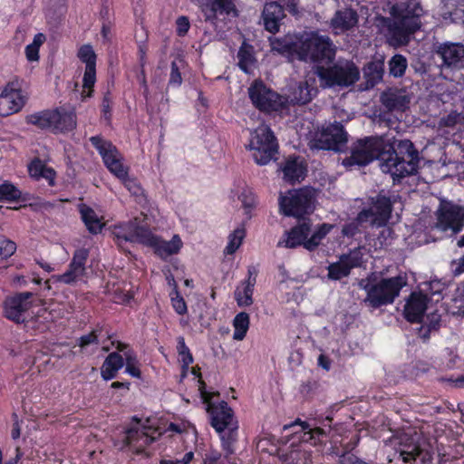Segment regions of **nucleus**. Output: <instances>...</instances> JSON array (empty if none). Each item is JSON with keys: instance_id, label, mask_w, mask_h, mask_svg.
Returning a JSON list of instances; mask_svg holds the SVG:
<instances>
[{"instance_id": "nucleus-1", "label": "nucleus", "mask_w": 464, "mask_h": 464, "mask_svg": "<svg viewBox=\"0 0 464 464\" xmlns=\"http://www.w3.org/2000/svg\"><path fill=\"white\" fill-rule=\"evenodd\" d=\"M389 17L383 22L391 42L397 45H406L411 36L421 26L424 10L420 0H388Z\"/></svg>"}, {"instance_id": "nucleus-2", "label": "nucleus", "mask_w": 464, "mask_h": 464, "mask_svg": "<svg viewBox=\"0 0 464 464\" xmlns=\"http://www.w3.org/2000/svg\"><path fill=\"white\" fill-rule=\"evenodd\" d=\"M199 391L207 411L210 415V423L217 432L221 434L222 447L227 459L234 453L233 444L237 440V421L234 418L233 411L226 401L214 404L210 401L212 393L205 390V383L200 382Z\"/></svg>"}, {"instance_id": "nucleus-3", "label": "nucleus", "mask_w": 464, "mask_h": 464, "mask_svg": "<svg viewBox=\"0 0 464 464\" xmlns=\"http://www.w3.org/2000/svg\"><path fill=\"white\" fill-rule=\"evenodd\" d=\"M381 169L389 173L394 181L417 172L419 153L409 140H400L396 148L381 160Z\"/></svg>"}, {"instance_id": "nucleus-4", "label": "nucleus", "mask_w": 464, "mask_h": 464, "mask_svg": "<svg viewBox=\"0 0 464 464\" xmlns=\"http://www.w3.org/2000/svg\"><path fill=\"white\" fill-rule=\"evenodd\" d=\"M297 59L310 63L331 62L335 55V45L327 35L316 31L297 34Z\"/></svg>"}, {"instance_id": "nucleus-5", "label": "nucleus", "mask_w": 464, "mask_h": 464, "mask_svg": "<svg viewBox=\"0 0 464 464\" xmlns=\"http://www.w3.org/2000/svg\"><path fill=\"white\" fill-rule=\"evenodd\" d=\"M90 141L102 156L108 169L124 184L133 196H141L143 190L140 185L134 178L129 177V169L123 165V158L117 148L111 141L102 140L99 136L92 137Z\"/></svg>"}, {"instance_id": "nucleus-6", "label": "nucleus", "mask_w": 464, "mask_h": 464, "mask_svg": "<svg viewBox=\"0 0 464 464\" xmlns=\"http://www.w3.org/2000/svg\"><path fill=\"white\" fill-rule=\"evenodd\" d=\"M334 226L330 224H321L312 230L310 220H302L289 231L285 233V238L280 240L278 246L286 248H295L303 246L308 251L315 250L322 240L330 233Z\"/></svg>"}, {"instance_id": "nucleus-7", "label": "nucleus", "mask_w": 464, "mask_h": 464, "mask_svg": "<svg viewBox=\"0 0 464 464\" xmlns=\"http://www.w3.org/2000/svg\"><path fill=\"white\" fill-rule=\"evenodd\" d=\"M405 285L406 280L402 276L383 278L374 284L369 278L359 282V286L367 294L364 303L372 308L392 304Z\"/></svg>"}, {"instance_id": "nucleus-8", "label": "nucleus", "mask_w": 464, "mask_h": 464, "mask_svg": "<svg viewBox=\"0 0 464 464\" xmlns=\"http://www.w3.org/2000/svg\"><path fill=\"white\" fill-rule=\"evenodd\" d=\"M383 140L379 137H365L353 142L350 154L343 160V165L347 169L362 167L370 164L382 155Z\"/></svg>"}, {"instance_id": "nucleus-9", "label": "nucleus", "mask_w": 464, "mask_h": 464, "mask_svg": "<svg viewBox=\"0 0 464 464\" xmlns=\"http://www.w3.org/2000/svg\"><path fill=\"white\" fill-rule=\"evenodd\" d=\"M315 73L323 82L324 87L334 85L348 87L355 83L360 78L358 67L351 61L339 60L333 66L324 68L318 66Z\"/></svg>"}, {"instance_id": "nucleus-10", "label": "nucleus", "mask_w": 464, "mask_h": 464, "mask_svg": "<svg viewBox=\"0 0 464 464\" xmlns=\"http://www.w3.org/2000/svg\"><path fill=\"white\" fill-rule=\"evenodd\" d=\"M248 149L252 151V157L258 165H266L272 160H276L278 145L268 126L261 124L251 132Z\"/></svg>"}, {"instance_id": "nucleus-11", "label": "nucleus", "mask_w": 464, "mask_h": 464, "mask_svg": "<svg viewBox=\"0 0 464 464\" xmlns=\"http://www.w3.org/2000/svg\"><path fill=\"white\" fill-rule=\"evenodd\" d=\"M314 199V191L307 188L289 190L280 195L279 207L285 216L300 218L313 210Z\"/></svg>"}, {"instance_id": "nucleus-12", "label": "nucleus", "mask_w": 464, "mask_h": 464, "mask_svg": "<svg viewBox=\"0 0 464 464\" xmlns=\"http://www.w3.org/2000/svg\"><path fill=\"white\" fill-rule=\"evenodd\" d=\"M435 215V227L441 231L457 234L464 227V207L459 204L441 199Z\"/></svg>"}, {"instance_id": "nucleus-13", "label": "nucleus", "mask_w": 464, "mask_h": 464, "mask_svg": "<svg viewBox=\"0 0 464 464\" xmlns=\"http://www.w3.org/2000/svg\"><path fill=\"white\" fill-rule=\"evenodd\" d=\"M347 142V132L343 126L334 121L318 131L312 140V148L317 150H339Z\"/></svg>"}, {"instance_id": "nucleus-14", "label": "nucleus", "mask_w": 464, "mask_h": 464, "mask_svg": "<svg viewBox=\"0 0 464 464\" xmlns=\"http://www.w3.org/2000/svg\"><path fill=\"white\" fill-rule=\"evenodd\" d=\"M161 433L155 428L148 425H140L139 422L125 431L121 449L130 447L136 453H141L144 449L155 441Z\"/></svg>"}, {"instance_id": "nucleus-15", "label": "nucleus", "mask_w": 464, "mask_h": 464, "mask_svg": "<svg viewBox=\"0 0 464 464\" xmlns=\"http://www.w3.org/2000/svg\"><path fill=\"white\" fill-rule=\"evenodd\" d=\"M248 95L253 104L264 111H277L284 103L282 97L267 88L262 82L256 81L249 87Z\"/></svg>"}, {"instance_id": "nucleus-16", "label": "nucleus", "mask_w": 464, "mask_h": 464, "mask_svg": "<svg viewBox=\"0 0 464 464\" xmlns=\"http://www.w3.org/2000/svg\"><path fill=\"white\" fill-rule=\"evenodd\" d=\"M89 256V251L86 248H79L73 253L72 259L68 266L67 270L62 275H54L51 280L53 283H62L65 285H74L82 280L86 273V261Z\"/></svg>"}, {"instance_id": "nucleus-17", "label": "nucleus", "mask_w": 464, "mask_h": 464, "mask_svg": "<svg viewBox=\"0 0 464 464\" xmlns=\"http://www.w3.org/2000/svg\"><path fill=\"white\" fill-rule=\"evenodd\" d=\"M392 201L383 191L372 198V207L370 209H364L358 214L359 222H365L370 217H373L372 222L377 226L386 224L391 217Z\"/></svg>"}, {"instance_id": "nucleus-18", "label": "nucleus", "mask_w": 464, "mask_h": 464, "mask_svg": "<svg viewBox=\"0 0 464 464\" xmlns=\"http://www.w3.org/2000/svg\"><path fill=\"white\" fill-rule=\"evenodd\" d=\"M363 263V254L361 248H354L348 254L342 255L337 262L328 266V277L340 280L350 275L354 267H360Z\"/></svg>"}, {"instance_id": "nucleus-19", "label": "nucleus", "mask_w": 464, "mask_h": 464, "mask_svg": "<svg viewBox=\"0 0 464 464\" xmlns=\"http://www.w3.org/2000/svg\"><path fill=\"white\" fill-rule=\"evenodd\" d=\"M34 294L31 292H24L9 297L5 302V316L15 323H23L25 321V314L34 304Z\"/></svg>"}, {"instance_id": "nucleus-20", "label": "nucleus", "mask_w": 464, "mask_h": 464, "mask_svg": "<svg viewBox=\"0 0 464 464\" xmlns=\"http://www.w3.org/2000/svg\"><path fill=\"white\" fill-rule=\"evenodd\" d=\"M434 54L441 60V67L456 68L464 59V45L450 42L439 44Z\"/></svg>"}, {"instance_id": "nucleus-21", "label": "nucleus", "mask_w": 464, "mask_h": 464, "mask_svg": "<svg viewBox=\"0 0 464 464\" xmlns=\"http://www.w3.org/2000/svg\"><path fill=\"white\" fill-rule=\"evenodd\" d=\"M150 232V229L144 226L139 225L138 218H135L115 226L112 233L118 240L137 242L144 245Z\"/></svg>"}, {"instance_id": "nucleus-22", "label": "nucleus", "mask_w": 464, "mask_h": 464, "mask_svg": "<svg viewBox=\"0 0 464 464\" xmlns=\"http://www.w3.org/2000/svg\"><path fill=\"white\" fill-rule=\"evenodd\" d=\"M146 239L144 245L153 247L155 254L162 259L178 254L182 246V241L178 235H174L171 240L165 241L150 231Z\"/></svg>"}, {"instance_id": "nucleus-23", "label": "nucleus", "mask_w": 464, "mask_h": 464, "mask_svg": "<svg viewBox=\"0 0 464 464\" xmlns=\"http://www.w3.org/2000/svg\"><path fill=\"white\" fill-rule=\"evenodd\" d=\"M52 131L53 133H64L75 129L77 117L74 108L67 109L59 107L52 110Z\"/></svg>"}, {"instance_id": "nucleus-24", "label": "nucleus", "mask_w": 464, "mask_h": 464, "mask_svg": "<svg viewBox=\"0 0 464 464\" xmlns=\"http://www.w3.org/2000/svg\"><path fill=\"white\" fill-rule=\"evenodd\" d=\"M359 15L352 8L337 10L330 20L329 25L334 34H341L357 26Z\"/></svg>"}, {"instance_id": "nucleus-25", "label": "nucleus", "mask_w": 464, "mask_h": 464, "mask_svg": "<svg viewBox=\"0 0 464 464\" xmlns=\"http://www.w3.org/2000/svg\"><path fill=\"white\" fill-rule=\"evenodd\" d=\"M427 303V295L421 293H412L404 306L405 318L411 323L422 322Z\"/></svg>"}, {"instance_id": "nucleus-26", "label": "nucleus", "mask_w": 464, "mask_h": 464, "mask_svg": "<svg viewBox=\"0 0 464 464\" xmlns=\"http://www.w3.org/2000/svg\"><path fill=\"white\" fill-rule=\"evenodd\" d=\"M314 79L308 78L304 82H299L292 88L287 95L286 101L292 104H306L312 101L316 94V89L314 86Z\"/></svg>"}, {"instance_id": "nucleus-27", "label": "nucleus", "mask_w": 464, "mask_h": 464, "mask_svg": "<svg viewBox=\"0 0 464 464\" xmlns=\"http://www.w3.org/2000/svg\"><path fill=\"white\" fill-rule=\"evenodd\" d=\"M256 282L255 268L248 269V276L235 290V299L241 307L250 306L253 304L254 287Z\"/></svg>"}, {"instance_id": "nucleus-28", "label": "nucleus", "mask_w": 464, "mask_h": 464, "mask_svg": "<svg viewBox=\"0 0 464 464\" xmlns=\"http://www.w3.org/2000/svg\"><path fill=\"white\" fill-rule=\"evenodd\" d=\"M283 172V179L290 184L300 182L305 177L306 167L299 158H288L280 166Z\"/></svg>"}, {"instance_id": "nucleus-29", "label": "nucleus", "mask_w": 464, "mask_h": 464, "mask_svg": "<svg viewBox=\"0 0 464 464\" xmlns=\"http://www.w3.org/2000/svg\"><path fill=\"white\" fill-rule=\"evenodd\" d=\"M380 101L389 111H404L410 103V98L404 91L389 89L381 94Z\"/></svg>"}, {"instance_id": "nucleus-30", "label": "nucleus", "mask_w": 464, "mask_h": 464, "mask_svg": "<svg viewBox=\"0 0 464 464\" xmlns=\"http://www.w3.org/2000/svg\"><path fill=\"white\" fill-rule=\"evenodd\" d=\"M263 20L265 28L270 33L279 31L280 22L285 17L281 4L271 2L265 5L263 10Z\"/></svg>"}, {"instance_id": "nucleus-31", "label": "nucleus", "mask_w": 464, "mask_h": 464, "mask_svg": "<svg viewBox=\"0 0 464 464\" xmlns=\"http://www.w3.org/2000/svg\"><path fill=\"white\" fill-rule=\"evenodd\" d=\"M272 52L288 58H297V35H285L281 38H270Z\"/></svg>"}, {"instance_id": "nucleus-32", "label": "nucleus", "mask_w": 464, "mask_h": 464, "mask_svg": "<svg viewBox=\"0 0 464 464\" xmlns=\"http://www.w3.org/2000/svg\"><path fill=\"white\" fill-rule=\"evenodd\" d=\"M2 92L17 112L22 110L27 101V95L22 90V82L17 79L8 82Z\"/></svg>"}, {"instance_id": "nucleus-33", "label": "nucleus", "mask_w": 464, "mask_h": 464, "mask_svg": "<svg viewBox=\"0 0 464 464\" xmlns=\"http://www.w3.org/2000/svg\"><path fill=\"white\" fill-rule=\"evenodd\" d=\"M79 211L87 230L91 234L97 235L102 232L105 227L102 216L98 215L94 209L84 204L79 207Z\"/></svg>"}, {"instance_id": "nucleus-34", "label": "nucleus", "mask_w": 464, "mask_h": 464, "mask_svg": "<svg viewBox=\"0 0 464 464\" xmlns=\"http://www.w3.org/2000/svg\"><path fill=\"white\" fill-rule=\"evenodd\" d=\"M124 365L123 357L118 353H111L103 362L101 375L103 380L109 381L116 377L117 372Z\"/></svg>"}, {"instance_id": "nucleus-35", "label": "nucleus", "mask_w": 464, "mask_h": 464, "mask_svg": "<svg viewBox=\"0 0 464 464\" xmlns=\"http://www.w3.org/2000/svg\"><path fill=\"white\" fill-rule=\"evenodd\" d=\"M420 452V445L413 439L408 437L401 439L399 453L403 462L415 460Z\"/></svg>"}, {"instance_id": "nucleus-36", "label": "nucleus", "mask_w": 464, "mask_h": 464, "mask_svg": "<svg viewBox=\"0 0 464 464\" xmlns=\"http://www.w3.org/2000/svg\"><path fill=\"white\" fill-rule=\"evenodd\" d=\"M30 175L37 179H45L50 185H53L55 172L52 168L47 167L42 160L36 159L28 167Z\"/></svg>"}, {"instance_id": "nucleus-37", "label": "nucleus", "mask_w": 464, "mask_h": 464, "mask_svg": "<svg viewBox=\"0 0 464 464\" xmlns=\"http://www.w3.org/2000/svg\"><path fill=\"white\" fill-rule=\"evenodd\" d=\"M237 58L239 68L245 72L250 73L256 63L253 47L244 42L238 50Z\"/></svg>"}, {"instance_id": "nucleus-38", "label": "nucleus", "mask_w": 464, "mask_h": 464, "mask_svg": "<svg viewBox=\"0 0 464 464\" xmlns=\"http://www.w3.org/2000/svg\"><path fill=\"white\" fill-rule=\"evenodd\" d=\"M297 425L300 426L301 430L304 431V436L302 437V440L306 442H312L315 444L317 442L316 439L325 434V431L322 428H312L309 423L305 421H301L300 420H296L295 422L289 425H285L284 430H288Z\"/></svg>"}, {"instance_id": "nucleus-39", "label": "nucleus", "mask_w": 464, "mask_h": 464, "mask_svg": "<svg viewBox=\"0 0 464 464\" xmlns=\"http://www.w3.org/2000/svg\"><path fill=\"white\" fill-rule=\"evenodd\" d=\"M250 324V318L246 312H240L233 320L234 334L233 339L236 341H242L248 331Z\"/></svg>"}, {"instance_id": "nucleus-40", "label": "nucleus", "mask_w": 464, "mask_h": 464, "mask_svg": "<svg viewBox=\"0 0 464 464\" xmlns=\"http://www.w3.org/2000/svg\"><path fill=\"white\" fill-rule=\"evenodd\" d=\"M52 110H46L40 112L30 114L26 117V122L34 125L42 130H52Z\"/></svg>"}, {"instance_id": "nucleus-41", "label": "nucleus", "mask_w": 464, "mask_h": 464, "mask_svg": "<svg viewBox=\"0 0 464 464\" xmlns=\"http://www.w3.org/2000/svg\"><path fill=\"white\" fill-rule=\"evenodd\" d=\"M96 82V66H85V72L82 79V100L84 101L86 98L91 97L92 93V88Z\"/></svg>"}, {"instance_id": "nucleus-42", "label": "nucleus", "mask_w": 464, "mask_h": 464, "mask_svg": "<svg viewBox=\"0 0 464 464\" xmlns=\"http://www.w3.org/2000/svg\"><path fill=\"white\" fill-rule=\"evenodd\" d=\"M22 192L13 183L5 181L0 185V202H14L20 199Z\"/></svg>"}, {"instance_id": "nucleus-43", "label": "nucleus", "mask_w": 464, "mask_h": 464, "mask_svg": "<svg viewBox=\"0 0 464 464\" xmlns=\"http://www.w3.org/2000/svg\"><path fill=\"white\" fill-rule=\"evenodd\" d=\"M440 321V314L436 313L431 314L430 317L429 316L427 321L423 322L422 324L417 329L418 335L423 340L429 339L431 331H436L439 328Z\"/></svg>"}, {"instance_id": "nucleus-44", "label": "nucleus", "mask_w": 464, "mask_h": 464, "mask_svg": "<svg viewBox=\"0 0 464 464\" xmlns=\"http://www.w3.org/2000/svg\"><path fill=\"white\" fill-rule=\"evenodd\" d=\"M169 284L173 285V290L170 293L171 297V303L174 310L179 314H184L187 313V304L183 299V297L179 295V292L178 291L177 284L174 280V278L169 279Z\"/></svg>"}, {"instance_id": "nucleus-45", "label": "nucleus", "mask_w": 464, "mask_h": 464, "mask_svg": "<svg viewBox=\"0 0 464 464\" xmlns=\"http://www.w3.org/2000/svg\"><path fill=\"white\" fill-rule=\"evenodd\" d=\"M407 68V60L401 54H396L392 57L389 62L390 73L394 77H401Z\"/></svg>"}, {"instance_id": "nucleus-46", "label": "nucleus", "mask_w": 464, "mask_h": 464, "mask_svg": "<svg viewBox=\"0 0 464 464\" xmlns=\"http://www.w3.org/2000/svg\"><path fill=\"white\" fill-rule=\"evenodd\" d=\"M364 75L367 82L372 85L376 84L382 79L383 68L382 63H371L364 69Z\"/></svg>"}, {"instance_id": "nucleus-47", "label": "nucleus", "mask_w": 464, "mask_h": 464, "mask_svg": "<svg viewBox=\"0 0 464 464\" xmlns=\"http://www.w3.org/2000/svg\"><path fill=\"white\" fill-rule=\"evenodd\" d=\"M244 237L245 230L243 228L235 229L228 237V243L225 248V253L227 255L234 254L241 246Z\"/></svg>"}, {"instance_id": "nucleus-48", "label": "nucleus", "mask_w": 464, "mask_h": 464, "mask_svg": "<svg viewBox=\"0 0 464 464\" xmlns=\"http://www.w3.org/2000/svg\"><path fill=\"white\" fill-rule=\"evenodd\" d=\"M177 350L182 362L183 369H187L189 364L193 362V357L189 348L185 343V339L182 336L178 337Z\"/></svg>"}, {"instance_id": "nucleus-49", "label": "nucleus", "mask_w": 464, "mask_h": 464, "mask_svg": "<svg viewBox=\"0 0 464 464\" xmlns=\"http://www.w3.org/2000/svg\"><path fill=\"white\" fill-rule=\"evenodd\" d=\"M78 57L85 66H96V54L92 45H82L78 51Z\"/></svg>"}, {"instance_id": "nucleus-50", "label": "nucleus", "mask_w": 464, "mask_h": 464, "mask_svg": "<svg viewBox=\"0 0 464 464\" xmlns=\"http://www.w3.org/2000/svg\"><path fill=\"white\" fill-rule=\"evenodd\" d=\"M16 250V244L7 238L0 239V259L5 260L14 255Z\"/></svg>"}, {"instance_id": "nucleus-51", "label": "nucleus", "mask_w": 464, "mask_h": 464, "mask_svg": "<svg viewBox=\"0 0 464 464\" xmlns=\"http://www.w3.org/2000/svg\"><path fill=\"white\" fill-rule=\"evenodd\" d=\"M116 349L123 353V361L126 365H137V358L133 352L128 349V345L118 342Z\"/></svg>"}, {"instance_id": "nucleus-52", "label": "nucleus", "mask_w": 464, "mask_h": 464, "mask_svg": "<svg viewBox=\"0 0 464 464\" xmlns=\"http://www.w3.org/2000/svg\"><path fill=\"white\" fill-rule=\"evenodd\" d=\"M238 198L246 209H251L256 205L255 195L250 188L243 189V191L238 196Z\"/></svg>"}, {"instance_id": "nucleus-53", "label": "nucleus", "mask_w": 464, "mask_h": 464, "mask_svg": "<svg viewBox=\"0 0 464 464\" xmlns=\"http://www.w3.org/2000/svg\"><path fill=\"white\" fill-rule=\"evenodd\" d=\"M12 107L13 106L10 103V102L8 101V99H6V97L4 95V93L1 92V94H0V116L5 117V116H8V115L17 112L16 110H14Z\"/></svg>"}, {"instance_id": "nucleus-54", "label": "nucleus", "mask_w": 464, "mask_h": 464, "mask_svg": "<svg viewBox=\"0 0 464 464\" xmlns=\"http://www.w3.org/2000/svg\"><path fill=\"white\" fill-rule=\"evenodd\" d=\"M169 83L174 86H179L182 83L181 73L179 72V68L177 63L175 62L171 63V72L169 75Z\"/></svg>"}, {"instance_id": "nucleus-55", "label": "nucleus", "mask_w": 464, "mask_h": 464, "mask_svg": "<svg viewBox=\"0 0 464 464\" xmlns=\"http://www.w3.org/2000/svg\"><path fill=\"white\" fill-rule=\"evenodd\" d=\"M177 34L179 36H184L189 30L190 24L187 16H179L177 19Z\"/></svg>"}, {"instance_id": "nucleus-56", "label": "nucleus", "mask_w": 464, "mask_h": 464, "mask_svg": "<svg viewBox=\"0 0 464 464\" xmlns=\"http://www.w3.org/2000/svg\"><path fill=\"white\" fill-rule=\"evenodd\" d=\"M459 119L460 115L459 113L451 112L440 119V126L453 127L459 122Z\"/></svg>"}, {"instance_id": "nucleus-57", "label": "nucleus", "mask_w": 464, "mask_h": 464, "mask_svg": "<svg viewBox=\"0 0 464 464\" xmlns=\"http://www.w3.org/2000/svg\"><path fill=\"white\" fill-rule=\"evenodd\" d=\"M97 342H98L97 332L92 331V333L85 334L79 339V345L82 348H83L92 343H97Z\"/></svg>"}, {"instance_id": "nucleus-58", "label": "nucleus", "mask_w": 464, "mask_h": 464, "mask_svg": "<svg viewBox=\"0 0 464 464\" xmlns=\"http://www.w3.org/2000/svg\"><path fill=\"white\" fill-rule=\"evenodd\" d=\"M25 55L28 61L36 62L39 60V48L28 44L25 47Z\"/></svg>"}, {"instance_id": "nucleus-59", "label": "nucleus", "mask_w": 464, "mask_h": 464, "mask_svg": "<svg viewBox=\"0 0 464 464\" xmlns=\"http://www.w3.org/2000/svg\"><path fill=\"white\" fill-rule=\"evenodd\" d=\"M194 457L192 451L187 452L181 459L176 460H161L160 464H188Z\"/></svg>"}, {"instance_id": "nucleus-60", "label": "nucleus", "mask_w": 464, "mask_h": 464, "mask_svg": "<svg viewBox=\"0 0 464 464\" xmlns=\"http://www.w3.org/2000/svg\"><path fill=\"white\" fill-rule=\"evenodd\" d=\"M451 269L455 276L464 273V256L451 263Z\"/></svg>"}, {"instance_id": "nucleus-61", "label": "nucleus", "mask_w": 464, "mask_h": 464, "mask_svg": "<svg viewBox=\"0 0 464 464\" xmlns=\"http://www.w3.org/2000/svg\"><path fill=\"white\" fill-rule=\"evenodd\" d=\"M111 103V101L110 98V94L106 93L103 97L102 103V111H103L104 117L106 119H108V114L110 113Z\"/></svg>"}, {"instance_id": "nucleus-62", "label": "nucleus", "mask_w": 464, "mask_h": 464, "mask_svg": "<svg viewBox=\"0 0 464 464\" xmlns=\"http://www.w3.org/2000/svg\"><path fill=\"white\" fill-rule=\"evenodd\" d=\"M125 371L127 373H129L132 377H136V378L140 377V371L137 365H126Z\"/></svg>"}, {"instance_id": "nucleus-63", "label": "nucleus", "mask_w": 464, "mask_h": 464, "mask_svg": "<svg viewBox=\"0 0 464 464\" xmlns=\"http://www.w3.org/2000/svg\"><path fill=\"white\" fill-rule=\"evenodd\" d=\"M44 41H45L44 34L40 33V34H37L34 35V41L30 44L39 48L44 44Z\"/></svg>"}, {"instance_id": "nucleus-64", "label": "nucleus", "mask_w": 464, "mask_h": 464, "mask_svg": "<svg viewBox=\"0 0 464 464\" xmlns=\"http://www.w3.org/2000/svg\"><path fill=\"white\" fill-rule=\"evenodd\" d=\"M15 456L14 458H11L6 461V464H16L18 460L22 458V452L20 451V449L16 447L14 449Z\"/></svg>"}]
</instances>
